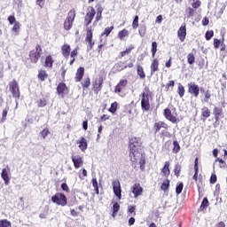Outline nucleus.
Returning a JSON list of instances; mask_svg holds the SVG:
<instances>
[{"instance_id":"c9c22d12","label":"nucleus","mask_w":227,"mask_h":227,"mask_svg":"<svg viewBox=\"0 0 227 227\" xmlns=\"http://www.w3.org/2000/svg\"><path fill=\"white\" fill-rule=\"evenodd\" d=\"M133 29H137L139 27V16H135L133 22H132Z\"/></svg>"},{"instance_id":"f257e3e1","label":"nucleus","mask_w":227,"mask_h":227,"mask_svg":"<svg viewBox=\"0 0 227 227\" xmlns=\"http://www.w3.org/2000/svg\"><path fill=\"white\" fill-rule=\"evenodd\" d=\"M141 146V138L139 137H131L129 139V160L132 164H137V150Z\"/></svg>"},{"instance_id":"423d86ee","label":"nucleus","mask_w":227,"mask_h":227,"mask_svg":"<svg viewBox=\"0 0 227 227\" xmlns=\"http://www.w3.org/2000/svg\"><path fill=\"white\" fill-rule=\"evenodd\" d=\"M85 42L88 43L87 51H92L93 46L95 45V41H93V31H91L90 28L87 29Z\"/></svg>"},{"instance_id":"9b49d317","label":"nucleus","mask_w":227,"mask_h":227,"mask_svg":"<svg viewBox=\"0 0 227 227\" xmlns=\"http://www.w3.org/2000/svg\"><path fill=\"white\" fill-rule=\"evenodd\" d=\"M113 189L116 198L121 200V185L120 184V181L116 180L113 182Z\"/></svg>"},{"instance_id":"052dcab7","label":"nucleus","mask_w":227,"mask_h":227,"mask_svg":"<svg viewBox=\"0 0 227 227\" xmlns=\"http://www.w3.org/2000/svg\"><path fill=\"white\" fill-rule=\"evenodd\" d=\"M62 191H65L66 192H68L70 191V188H68V184L67 183H64L61 184Z\"/></svg>"},{"instance_id":"473e14b6","label":"nucleus","mask_w":227,"mask_h":227,"mask_svg":"<svg viewBox=\"0 0 227 227\" xmlns=\"http://www.w3.org/2000/svg\"><path fill=\"white\" fill-rule=\"evenodd\" d=\"M113 29H114V26L106 27L104 32L101 34V36H109V35H111V32L113 31Z\"/></svg>"},{"instance_id":"37998d69","label":"nucleus","mask_w":227,"mask_h":227,"mask_svg":"<svg viewBox=\"0 0 227 227\" xmlns=\"http://www.w3.org/2000/svg\"><path fill=\"white\" fill-rule=\"evenodd\" d=\"M173 145V153H178L180 152V144H178V141H174Z\"/></svg>"},{"instance_id":"4d7b16f0","label":"nucleus","mask_w":227,"mask_h":227,"mask_svg":"<svg viewBox=\"0 0 227 227\" xmlns=\"http://www.w3.org/2000/svg\"><path fill=\"white\" fill-rule=\"evenodd\" d=\"M186 13L188 18L192 17V15H194V9L189 7L188 9H186Z\"/></svg>"},{"instance_id":"6e6d98bb","label":"nucleus","mask_w":227,"mask_h":227,"mask_svg":"<svg viewBox=\"0 0 227 227\" xmlns=\"http://www.w3.org/2000/svg\"><path fill=\"white\" fill-rule=\"evenodd\" d=\"M204 95H205L204 102H208V100H210V97H212L210 90H206Z\"/></svg>"},{"instance_id":"5701e85b","label":"nucleus","mask_w":227,"mask_h":227,"mask_svg":"<svg viewBox=\"0 0 227 227\" xmlns=\"http://www.w3.org/2000/svg\"><path fill=\"white\" fill-rule=\"evenodd\" d=\"M1 176L4 181L5 185H10V176H8V170H6V168L2 170Z\"/></svg>"},{"instance_id":"a878e982","label":"nucleus","mask_w":227,"mask_h":227,"mask_svg":"<svg viewBox=\"0 0 227 227\" xmlns=\"http://www.w3.org/2000/svg\"><path fill=\"white\" fill-rule=\"evenodd\" d=\"M137 75H139L140 79H145L146 77V74H145V70L141 65L137 66Z\"/></svg>"},{"instance_id":"0e129e2a","label":"nucleus","mask_w":227,"mask_h":227,"mask_svg":"<svg viewBox=\"0 0 227 227\" xmlns=\"http://www.w3.org/2000/svg\"><path fill=\"white\" fill-rule=\"evenodd\" d=\"M37 6H40V8H43L45 5V0H36Z\"/></svg>"},{"instance_id":"603ef678","label":"nucleus","mask_w":227,"mask_h":227,"mask_svg":"<svg viewBox=\"0 0 227 227\" xmlns=\"http://www.w3.org/2000/svg\"><path fill=\"white\" fill-rule=\"evenodd\" d=\"M49 134H50V131L47 129H44L40 132V136H42L43 139H45L47 136H49Z\"/></svg>"},{"instance_id":"ddd939ff","label":"nucleus","mask_w":227,"mask_h":227,"mask_svg":"<svg viewBox=\"0 0 227 227\" xmlns=\"http://www.w3.org/2000/svg\"><path fill=\"white\" fill-rule=\"evenodd\" d=\"M71 159L75 169H79V168H81L82 164H84L82 157H81L80 155H72Z\"/></svg>"},{"instance_id":"1a4fd4ad","label":"nucleus","mask_w":227,"mask_h":227,"mask_svg":"<svg viewBox=\"0 0 227 227\" xmlns=\"http://www.w3.org/2000/svg\"><path fill=\"white\" fill-rule=\"evenodd\" d=\"M102 84H104V77L99 76L92 82L93 90L95 93H98V91L102 90Z\"/></svg>"},{"instance_id":"7c9ffc66","label":"nucleus","mask_w":227,"mask_h":227,"mask_svg":"<svg viewBox=\"0 0 227 227\" xmlns=\"http://www.w3.org/2000/svg\"><path fill=\"white\" fill-rule=\"evenodd\" d=\"M102 12H104V8L99 6L97 10L96 22H98L102 19Z\"/></svg>"},{"instance_id":"4be33fe9","label":"nucleus","mask_w":227,"mask_h":227,"mask_svg":"<svg viewBox=\"0 0 227 227\" xmlns=\"http://www.w3.org/2000/svg\"><path fill=\"white\" fill-rule=\"evenodd\" d=\"M84 76V67H79L76 72L75 82H81V79Z\"/></svg>"},{"instance_id":"a18cd8bd","label":"nucleus","mask_w":227,"mask_h":227,"mask_svg":"<svg viewBox=\"0 0 227 227\" xmlns=\"http://www.w3.org/2000/svg\"><path fill=\"white\" fill-rule=\"evenodd\" d=\"M0 227H12V223L10 221L4 219L0 221Z\"/></svg>"},{"instance_id":"39448f33","label":"nucleus","mask_w":227,"mask_h":227,"mask_svg":"<svg viewBox=\"0 0 227 227\" xmlns=\"http://www.w3.org/2000/svg\"><path fill=\"white\" fill-rule=\"evenodd\" d=\"M9 90L12 93L14 98H20V90L19 89V83L17 81L12 80L9 83Z\"/></svg>"},{"instance_id":"393cba45","label":"nucleus","mask_w":227,"mask_h":227,"mask_svg":"<svg viewBox=\"0 0 227 227\" xmlns=\"http://www.w3.org/2000/svg\"><path fill=\"white\" fill-rule=\"evenodd\" d=\"M201 116L205 121V120H207V118H210V109H208V107L204 106L201 109Z\"/></svg>"},{"instance_id":"338daca9","label":"nucleus","mask_w":227,"mask_h":227,"mask_svg":"<svg viewBox=\"0 0 227 227\" xmlns=\"http://www.w3.org/2000/svg\"><path fill=\"white\" fill-rule=\"evenodd\" d=\"M71 58H75V56H77L78 52H77V48H75L74 50H73L71 51V53H69Z\"/></svg>"},{"instance_id":"8fccbe9b","label":"nucleus","mask_w":227,"mask_h":227,"mask_svg":"<svg viewBox=\"0 0 227 227\" xmlns=\"http://www.w3.org/2000/svg\"><path fill=\"white\" fill-rule=\"evenodd\" d=\"M191 4L192 8L198 9L200 6H201V2L200 0L192 1Z\"/></svg>"},{"instance_id":"f03ea898","label":"nucleus","mask_w":227,"mask_h":227,"mask_svg":"<svg viewBox=\"0 0 227 227\" xmlns=\"http://www.w3.org/2000/svg\"><path fill=\"white\" fill-rule=\"evenodd\" d=\"M150 97H152V91L148 87L144 89L142 92L141 108L143 111H150Z\"/></svg>"},{"instance_id":"c756f323","label":"nucleus","mask_w":227,"mask_h":227,"mask_svg":"<svg viewBox=\"0 0 227 227\" xmlns=\"http://www.w3.org/2000/svg\"><path fill=\"white\" fill-rule=\"evenodd\" d=\"M48 77L47 72L41 70L38 73V79H40V81H45Z\"/></svg>"},{"instance_id":"2f4dec72","label":"nucleus","mask_w":227,"mask_h":227,"mask_svg":"<svg viewBox=\"0 0 227 227\" xmlns=\"http://www.w3.org/2000/svg\"><path fill=\"white\" fill-rule=\"evenodd\" d=\"M187 61H188L189 65H194V63L196 61V58L194 57L193 53H189L187 55Z\"/></svg>"},{"instance_id":"f704fd0d","label":"nucleus","mask_w":227,"mask_h":227,"mask_svg":"<svg viewBox=\"0 0 227 227\" xmlns=\"http://www.w3.org/2000/svg\"><path fill=\"white\" fill-rule=\"evenodd\" d=\"M153 58H155V54H157V42L152 43V49H151Z\"/></svg>"},{"instance_id":"6ab92c4d","label":"nucleus","mask_w":227,"mask_h":227,"mask_svg":"<svg viewBox=\"0 0 227 227\" xmlns=\"http://www.w3.org/2000/svg\"><path fill=\"white\" fill-rule=\"evenodd\" d=\"M213 114L215 116V121H219V120L223 117V108L215 106L213 110Z\"/></svg>"},{"instance_id":"5fc2aeb1","label":"nucleus","mask_w":227,"mask_h":227,"mask_svg":"<svg viewBox=\"0 0 227 227\" xmlns=\"http://www.w3.org/2000/svg\"><path fill=\"white\" fill-rule=\"evenodd\" d=\"M138 33L140 36H145L146 35V26H143L139 28Z\"/></svg>"},{"instance_id":"3c124183","label":"nucleus","mask_w":227,"mask_h":227,"mask_svg":"<svg viewBox=\"0 0 227 227\" xmlns=\"http://www.w3.org/2000/svg\"><path fill=\"white\" fill-rule=\"evenodd\" d=\"M117 70H119L120 72H121V70H125V68H127V66H124L123 62H119L115 65Z\"/></svg>"},{"instance_id":"20e7f679","label":"nucleus","mask_w":227,"mask_h":227,"mask_svg":"<svg viewBox=\"0 0 227 227\" xmlns=\"http://www.w3.org/2000/svg\"><path fill=\"white\" fill-rule=\"evenodd\" d=\"M74 20H75V12L73 10L68 12L67 17L64 21V29H66V31H70V29H72Z\"/></svg>"},{"instance_id":"f8f14e48","label":"nucleus","mask_w":227,"mask_h":227,"mask_svg":"<svg viewBox=\"0 0 227 227\" xmlns=\"http://www.w3.org/2000/svg\"><path fill=\"white\" fill-rule=\"evenodd\" d=\"M177 36L181 42H185V36H187V28L185 27V23L179 27Z\"/></svg>"},{"instance_id":"69168bd1","label":"nucleus","mask_w":227,"mask_h":227,"mask_svg":"<svg viewBox=\"0 0 227 227\" xmlns=\"http://www.w3.org/2000/svg\"><path fill=\"white\" fill-rule=\"evenodd\" d=\"M8 21L10 24H15V22H17L15 20V16H9Z\"/></svg>"},{"instance_id":"0eeeda50","label":"nucleus","mask_w":227,"mask_h":227,"mask_svg":"<svg viewBox=\"0 0 227 227\" xmlns=\"http://www.w3.org/2000/svg\"><path fill=\"white\" fill-rule=\"evenodd\" d=\"M188 93L198 98L200 97V86L195 82H189L188 83Z\"/></svg>"},{"instance_id":"e2e57ef3","label":"nucleus","mask_w":227,"mask_h":227,"mask_svg":"<svg viewBox=\"0 0 227 227\" xmlns=\"http://www.w3.org/2000/svg\"><path fill=\"white\" fill-rule=\"evenodd\" d=\"M216 182H217V176H215V174H212L210 177V184H215Z\"/></svg>"},{"instance_id":"09e8293b","label":"nucleus","mask_w":227,"mask_h":227,"mask_svg":"<svg viewBox=\"0 0 227 227\" xmlns=\"http://www.w3.org/2000/svg\"><path fill=\"white\" fill-rule=\"evenodd\" d=\"M20 30V23L15 22L14 26L12 27V31L16 34L19 35V31Z\"/></svg>"},{"instance_id":"864d4df0","label":"nucleus","mask_w":227,"mask_h":227,"mask_svg":"<svg viewBox=\"0 0 227 227\" xmlns=\"http://www.w3.org/2000/svg\"><path fill=\"white\" fill-rule=\"evenodd\" d=\"M213 36H214V31L210 30L206 32V35H205L206 40L207 41L212 40Z\"/></svg>"},{"instance_id":"9d476101","label":"nucleus","mask_w":227,"mask_h":227,"mask_svg":"<svg viewBox=\"0 0 227 227\" xmlns=\"http://www.w3.org/2000/svg\"><path fill=\"white\" fill-rule=\"evenodd\" d=\"M57 93L58 95H60L62 98H65V96L68 95V87H67V84L63 82L59 83L57 87Z\"/></svg>"},{"instance_id":"4c0bfd02","label":"nucleus","mask_w":227,"mask_h":227,"mask_svg":"<svg viewBox=\"0 0 227 227\" xmlns=\"http://www.w3.org/2000/svg\"><path fill=\"white\" fill-rule=\"evenodd\" d=\"M92 186L94 187V191H95L96 194H99L98 181H97V178L92 179Z\"/></svg>"},{"instance_id":"de8ad7c7","label":"nucleus","mask_w":227,"mask_h":227,"mask_svg":"<svg viewBox=\"0 0 227 227\" xmlns=\"http://www.w3.org/2000/svg\"><path fill=\"white\" fill-rule=\"evenodd\" d=\"M117 109H118V103L114 102V103H112L111 107L109 108V112L114 114Z\"/></svg>"},{"instance_id":"2eb2a0df","label":"nucleus","mask_w":227,"mask_h":227,"mask_svg":"<svg viewBox=\"0 0 227 227\" xmlns=\"http://www.w3.org/2000/svg\"><path fill=\"white\" fill-rule=\"evenodd\" d=\"M127 84H129L127 79L121 80L119 83L115 86V93H121V90H125Z\"/></svg>"},{"instance_id":"7ed1b4c3","label":"nucleus","mask_w":227,"mask_h":227,"mask_svg":"<svg viewBox=\"0 0 227 227\" xmlns=\"http://www.w3.org/2000/svg\"><path fill=\"white\" fill-rule=\"evenodd\" d=\"M52 203H55V205H59L60 207H67V196L63 193H56L51 197Z\"/></svg>"},{"instance_id":"58836bf2","label":"nucleus","mask_w":227,"mask_h":227,"mask_svg":"<svg viewBox=\"0 0 227 227\" xmlns=\"http://www.w3.org/2000/svg\"><path fill=\"white\" fill-rule=\"evenodd\" d=\"M91 84V81L90 80V77H87L82 82V88H90Z\"/></svg>"},{"instance_id":"f3484780","label":"nucleus","mask_w":227,"mask_h":227,"mask_svg":"<svg viewBox=\"0 0 227 227\" xmlns=\"http://www.w3.org/2000/svg\"><path fill=\"white\" fill-rule=\"evenodd\" d=\"M132 193L134 194V198H138V196H141L143 194V187H141V184H135L132 187Z\"/></svg>"},{"instance_id":"aec40b11","label":"nucleus","mask_w":227,"mask_h":227,"mask_svg":"<svg viewBox=\"0 0 227 227\" xmlns=\"http://www.w3.org/2000/svg\"><path fill=\"white\" fill-rule=\"evenodd\" d=\"M41 54L38 53V51H35V50H32L29 52V58L32 61V63H38V59H40Z\"/></svg>"},{"instance_id":"bb28decb","label":"nucleus","mask_w":227,"mask_h":227,"mask_svg":"<svg viewBox=\"0 0 227 227\" xmlns=\"http://www.w3.org/2000/svg\"><path fill=\"white\" fill-rule=\"evenodd\" d=\"M177 93L180 98H183L184 95H185V87H184V85H182L181 83H178Z\"/></svg>"},{"instance_id":"412c9836","label":"nucleus","mask_w":227,"mask_h":227,"mask_svg":"<svg viewBox=\"0 0 227 227\" xmlns=\"http://www.w3.org/2000/svg\"><path fill=\"white\" fill-rule=\"evenodd\" d=\"M62 51V56H64V58H68L70 56V45L68 44H64L61 48Z\"/></svg>"},{"instance_id":"79ce46f5","label":"nucleus","mask_w":227,"mask_h":227,"mask_svg":"<svg viewBox=\"0 0 227 227\" xmlns=\"http://www.w3.org/2000/svg\"><path fill=\"white\" fill-rule=\"evenodd\" d=\"M53 63H54V60H52V57L51 56L46 57L45 67H51Z\"/></svg>"},{"instance_id":"e433bc0d","label":"nucleus","mask_w":227,"mask_h":227,"mask_svg":"<svg viewBox=\"0 0 227 227\" xmlns=\"http://www.w3.org/2000/svg\"><path fill=\"white\" fill-rule=\"evenodd\" d=\"M207 207H208V199L204 198L201 202L200 210H206Z\"/></svg>"},{"instance_id":"6e6552de","label":"nucleus","mask_w":227,"mask_h":227,"mask_svg":"<svg viewBox=\"0 0 227 227\" xmlns=\"http://www.w3.org/2000/svg\"><path fill=\"white\" fill-rule=\"evenodd\" d=\"M95 13L97 12L95 11V8L90 7L89 12L85 15V20H84V26L88 27L90 24L93 21V19H95Z\"/></svg>"},{"instance_id":"ea45409f","label":"nucleus","mask_w":227,"mask_h":227,"mask_svg":"<svg viewBox=\"0 0 227 227\" xmlns=\"http://www.w3.org/2000/svg\"><path fill=\"white\" fill-rule=\"evenodd\" d=\"M215 162H219V167L222 169H226V161L223 160V159L217 158Z\"/></svg>"},{"instance_id":"49530a36","label":"nucleus","mask_w":227,"mask_h":227,"mask_svg":"<svg viewBox=\"0 0 227 227\" xmlns=\"http://www.w3.org/2000/svg\"><path fill=\"white\" fill-rule=\"evenodd\" d=\"M182 191H184V183H179L176 187V194H182Z\"/></svg>"},{"instance_id":"a19ab883","label":"nucleus","mask_w":227,"mask_h":227,"mask_svg":"<svg viewBox=\"0 0 227 227\" xmlns=\"http://www.w3.org/2000/svg\"><path fill=\"white\" fill-rule=\"evenodd\" d=\"M161 191H168V189H169V181L168 179H166L165 181H163L161 186H160Z\"/></svg>"},{"instance_id":"cd10ccee","label":"nucleus","mask_w":227,"mask_h":227,"mask_svg":"<svg viewBox=\"0 0 227 227\" xmlns=\"http://www.w3.org/2000/svg\"><path fill=\"white\" fill-rule=\"evenodd\" d=\"M161 173H163V175L165 176H168L169 175V173H170V171H169V161L165 162V165H164L163 168L161 169Z\"/></svg>"},{"instance_id":"774afa93","label":"nucleus","mask_w":227,"mask_h":227,"mask_svg":"<svg viewBox=\"0 0 227 227\" xmlns=\"http://www.w3.org/2000/svg\"><path fill=\"white\" fill-rule=\"evenodd\" d=\"M208 18L205 17L203 20H202V26H208Z\"/></svg>"},{"instance_id":"13d9d810","label":"nucleus","mask_w":227,"mask_h":227,"mask_svg":"<svg viewBox=\"0 0 227 227\" xmlns=\"http://www.w3.org/2000/svg\"><path fill=\"white\" fill-rule=\"evenodd\" d=\"M133 48H128L123 51H121V56L123 58V56H127V54H130V51H132Z\"/></svg>"},{"instance_id":"680f3d73","label":"nucleus","mask_w":227,"mask_h":227,"mask_svg":"<svg viewBox=\"0 0 227 227\" xmlns=\"http://www.w3.org/2000/svg\"><path fill=\"white\" fill-rule=\"evenodd\" d=\"M221 45V41L219 39H214V47L215 49H219Z\"/></svg>"},{"instance_id":"c85d7f7f","label":"nucleus","mask_w":227,"mask_h":227,"mask_svg":"<svg viewBox=\"0 0 227 227\" xmlns=\"http://www.w3.org/2000/svg\"><path fill=\"white\" fill-rule=\"evenodd\" d=\"M182 171V165L180 163H176L174 167V174L178 178L180 176V172Z\"/></svg>"},{"instance_id":"a211bd4d","label":"nucleus","mask_w":227,"mask_h":227,"mask_svg":"<svg viewBox=\"0 0 227 227\" xmlns=\"http://www.w3.org/2000/svg\"><path fill=\"white\" fill-rule=\"evenodd\" d=\"M153 129H154L155 134H157V132H160V130L161 129H164L165 130H168V126L164 121H158V122L154 123Z\"/></svg>"},{"instance_id":"72a5a7b5","label":"nucleus","mask_w":227,"mask_h":227,"mask_svg":"<svg viewBox=\"0 0 227 227\" xmlns=\"http://www.w3.org/2000/svg\"><path fill=\"white\" fill-rule=\"evenodd\" d=\"M128 35H129V30L122 29L118 33V37L120 38V40H123L125 36H127Z\"/></svg>"},{"instance_id":"dca6fc26","label":"nucleus","mask_w":227,"mask_h":227,"mask_svg":"<svg viewBox=\"0 0 227 227\" xmlns=\"http://www.w3.org/2000/svg\"><path fill=\"white\" fill-rule=\"evenodd\" d=\"M78 145V148H80V150H82V152H86V150H88V140H86V138L84 137H80L79 140L76 141Z\"/></svg>"},{"instance_id":"c03bdc74","label":"nucleus","mask_w":227,"mask_h":227,"mask_svg":"<svg viewBox=\"0 0 227 227\" xmlns=\"http://www.w3.org/2000/svg\"><path fill=\"white\" fill-rule=\"evenodd\" d=\"M119 211H120V204L115 202L113 206V217H114V215H116V214H118Z\"/></svg>"},{"instance_id":"bf43d9fd","label":"nucleus","mask_w":227,"mask_h":227,"mask_svg":"<svg viewBox=\"0 0 227 227\" xmlns=\"http://www.w3.org/2000/svg\"><path fill=\"white\" fill-rule=\"evenodd\" d=\"M6 116H8V110H4L2 113V120L1 121H6Z\"/></svg>"},{"instance_id":"b1692460","label":"nucleus","mask_w":227,"mask_h":227,"mask_svg":"<svg viewBox=\"0 0 227 227\" xmlns=\"http://www.w3.org/2000/svg\"><path fill=\"white\" fill-rule=\"evenodd\" d=\"M155 72H159V60L154 59L151 64V74H155Z\"/></svg>"},{"instance_id":"4468645a","label":"nucleus","mask_w":227,"mask_h":227,"mask_svg":"<svg viewBox=\"0 0 227 227\" xmlns=\"http://www.w3.org/2000/svg\"><path fill=\"white\" fill-rule=\"evenodd\" d=\"M164 116L172 123H176L178 121V119H176V117L171 114V110L169 108L164 110Z\"/></svg>"}]
</instances>
